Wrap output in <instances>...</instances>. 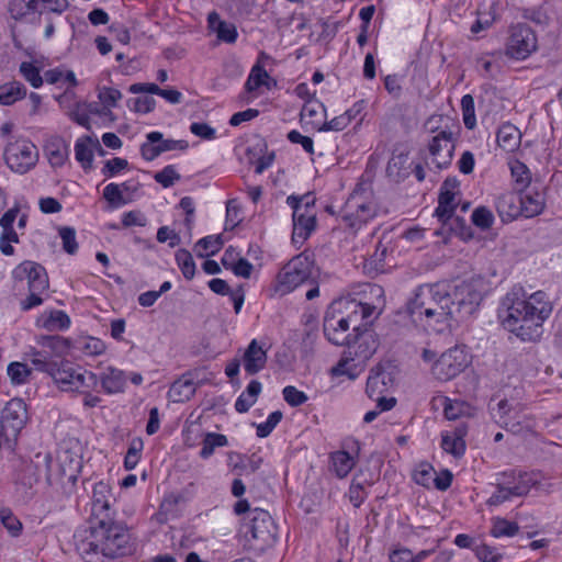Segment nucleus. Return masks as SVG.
Listing matches in <instances>:
<instances>
[{"mask_svg":"<svg viewBox=\"0 0 562 562\" xmlns=\"http://www.w3.org/2000/svg\"><path fill=\"white\" fill-rule=\"evenodd\" d=\"M99 382L105 393L114 394L123 392L126 379L122 370L110 367L101 374Z\"/></svg>","mask_w":562,"mask_h":562,"instance_id":"nucleus-30","label":"nucleus"},{"mask_svg":"<svg viewBox=\"0 0 562 562\" xmlns=\"http://www.w3.org/2000/svg\"><path fill=\"white\" fill-rule=\"evenodd\" d=\"M375 401H376L375 409L369 411L368 413H366V415L363 417V420L366 423H371L376 418V416L379 414H381L383 412L391 411L396 405V402H397L394 396H382Z\"/></svg>","mask_w":562,"mask_h":562,"instance_id":"nucleus-48","label":"nucleus"},{"mask_svg":"<svg viewBox=\"0 0 562 562\" xmlns=\"http://www.w3.org/2000/svg\"><path fill=\"white\" fill-rule=\"evenodd\" d=\"M267 70L259 64L255 65L248 76L245 83L247 91H255L265 83V79L268 78Z\"/></svg>","mask_w":562,"mask_h":562,"instance_id":"nucleus-51","label":"nucleus"},{"mask_svg":"<svg viewBox=\"0 0 562 562\" xmlns=\"http://www.w3.org/2000/svg\"><path fill=\"white\" fill-rule=\"evenodd\" d=\"M0 521L11 536L16 537L20 535L22 530V522L18 519L16 516L12 514L10 509H0Z\"/></svg>","mask_w":562,"mask_h":562,"instance_id":"nucleus-54","label":"nucleus"},{"mask_svg":"<svg viewBox=\"0 0 562 562\" xmlns=\"http://www.w3.org/2000/svg\"><path fill=\"white\" fill-rule=\"evenodd\" d=\"M223 247V239L221 235H210L206 237L201 238L196 245L195 250L196 255L201 258L207 257V256H214L217 254Z\"/></svg>","mask_w":562,"mask_h":562,"instance_id":"nucleus-35","label":"nucleus"},{"mask_svg":"<svg viewBox=\"0 0 562 562\" xmlns=\"http://www.w3.org/2000/svg\"><path fill=\"white\" fill-rule=\"evenodd\" d=\"M38 159L36 146L25 139L10 140L4 148V160L8 167L20 175H24L35 167Z\"/></svg>","mask_w":562,"mask_h":562,"instance_id":"nucleus-11","label":"nucleus"},{"mask_svg":"<svg viewBox=\"0 0 562 562\" xmlns=\"http://www.w3.org/2000/svg\"><path fill=\"white\" fill-rule=\"evenodd\" d=\"M471 220L476 227L487 229L494 223V215L487 207L480 206L472 212Z\"/></svg>","mask_w":562,"mask_h":562,"instance_id":"nucleus-49","label":"nucleus"},{"mask_svg":"<svg viewBox=\"0 0 562 562\" xmlns=\"http://www.w3.org/2000/svg\"><path fill=\"white\" fill-rule=\"evenodd\" d=\"M454 145L451 138V134L447 132H440L432 137L429 143V154L431 164L437 168L447 167L452 159Z\"/></svg>","mask_w":562,"mask_h":562,"instance_id":"nucleus-18","label":"nucleus"},{"mask_svg":"<svg viewBox=\"0 0 562 562\" xmlns=\"http://www.w3.org/2000/svg\"><path fill=\"white\" fill-rule=\"evenodd\" d=\"M8 376L12 384L20 385L29 381L31 369L23 362H11L7 369Z\"/></svg>","mask_w":562,"mask_h":562,"instance_id":"nucleus-42","label":"nucleus"},{"mask_svg":"<svg viewBox=\"0 0 562 562\" xmlns=\"http://www.w3.org/2000/svg\"><path fill=\"white\" fill-rule=\"evenodd\" d=\"M316 228V214L297 215L293 220L292 243L302 246Z\"/></svg>","mask_w":562,"mask_h":562,"instance_id":"nucleus-28","label":"nucleus"},{"mask_svg":"<svg viewBox=\"0 0 562 562\" xmlns=\"http://www.w3.org/2000/svg\"><path fill=\"white\" fill-rule=\"evenodd\" d=\"M37 325L48 331L65 330L70 326V318L64 311L55 310L43 313L37 318Z\"/></svg>","mask_w":562,"mask_h":562,"instance_id":"nucleus-31","label":"nucleus"},{"mask_svg":"<svg viewBox=\"0 0 562 562\" xmlns=\"http://www.w3.org/2000/svg\"><path fill=\"white\" fill-rule=\"evenodd\" d=\"M501 15V10L498 8V3L494 0H488L482 8L477 11V18L475 23L471 26V32L473 34H479L480 32L488 29Z\"/></svg>","mask_w":562,"mask_h":562,"instance_id":"nucleus-27","label":"nucleus"},{"mask_svg":"<svg viewBox=\"0 0 562 562\" xmlns=\"http://www.w3.org/2000/svg\"><path fill=\"white\" fill-rule=\"evenodd\" d=\"M513 497L515 496L512 494L510 482L503 479L497 491L488 498L487 503L491 506H498Z\"/></svg>","mask_w":562,"mask_h":562,"instance_id":"nucleus-59","label":"nucleus"},{"mask_svg":"<svg viewBox=\"0 0 562 562\" xmlns=\"http://www.w3.org/2000/svg\"><path fill=\"white\" fill-rule=\"evenodd\" d=\"M435 474L436 471L431 464L422 462L415 468L413 479L417 484L430 487L435 481Z\"/></svg>","mask_w":562,"mask_h":562,"instance_id":"nucleus-43","label":"nucleus"},{"mask_svg":"<svg viewBox=\"0 0 562 562\" xmlns=\"http://www.w3.org/2000/svg\"><path fill=\"white\" fill-rule=\"evenodd\" d=\"M430 375L438 382H450L472 367L474 356L465 344H456L442 352L424 348L420 353Z\"/></svg>","mask_w":562,"mask_h":562,"instance_id":"nucleus-4","label":"nucleus"},{"mask_svg":"<svg viewBox=\"0 0 562 562\" xmlns=\"http://www.w3.org/2000/svg\"><path fill=\"white\" fill-rule=\"evenodd\" d=\"M176 262L187 280H192L195 276V262L190 251L178 249L175 255Z\"/></svg>","mask_w":562,"mask_h":562,"instance_id":"nucleus-38","label":"nucleus"},{"mask_svg":"<svg viewBox=\"0 0 562 562\" xmlns=\"http://www.w3.org/2000/svg\"><path fill=\"white\" fill-rule=\"evenodd\" d=\"M518 532V525L505 518L496 517L493 519L491 535L494 538L514 537Z\"/></svg>","mask_w":562,"mask_h":562,"instance_id":"nucleus-40","label":"nucleus"},{"mask_svg":"<svg viewBox=\"0 0 562 562\" xmlns=\"http://www.w3.org/2000/svg\"><path fill=\"white\" fill-rule=\"evenodd\" d=\"M496 140L504 151L515 153L520 146L521 133L515 125L505 123L498 128Z\"/></svg>","mask_w":562,"mask_h":562,"instance_id":"nucleus-26","label":"nucleus"},{"mask_svg":"<svg viewBox=\"0 0 562 562\" xmlns=\"http://www.w3.org/2000/svg\"><path fill=\"white\" fill-rule=\"evenodd\" d=\"M467 434L468 428L463 425L453 429L442 430L440 434V447L443 452L453 458H461L467 449Z\"/></svg>","mask_w":562,"mask_h":562,"instance_id":"nucleus-19","label":"nucleus"},{"mask_svg":"<svg viewBox=\"0 0 562 562\" xmlns=\"http://www.w3.org/2000/svg\"><path fill=\"white\" fill-rule=\"evenodd\" d=\"M522 216L532 217L541 213L543 209V201L539 194L525 193L522 194Z\"/></svg>","mask_w":562,"mask_h":562,"instance_id":"nucleus-45","label":"nucleus"},{"mask_svg":"<svg viewBox=\"0 0 562 562\" xmlns=\"http://www.w3.org/2000/svg\"><path fill=\"white\" fill-rule=\"evenodd\" d=\"M12 274L15 280L27 281L30 294L21 301V310L30 311L40 306L44 302L42 295L49 288L45 268L37 262L26 260L15 267Z\"/></svg>","mask_w":562,"mask_h":562,"instance_id":"nucleus-6","label":"nucleus"},{"mask_svg":"<svg viewBox=\"0 0 562 562\" xmlns=\"http://www.w3.org/2000/svg\"><path fill=\"white\" fill-rule=\"evenodd\" d=\"M267 359V350L252 339L244 352V369L249 375H255L266 367Z\"/></svg>","mask_w":562,"mask_h":562,"instance_id":"nucleus-23","label":"nucleus"},{"mask_svg":"<svg viewBox=\"0 0 562 562\" xmlns=\"http://www.w3.org/2000/svg\"><path fill=\"white\" fill-rule=\"evenodd\" d=\"M460 182L456 178H448L440 188L438 199V206L435 210V215L442 223L451 218L456 206L457 196L459 195Z\"/></svg>","mask_w":562,"mask_h":562,"instance_id":"nucleus-17","label":"nucleus"},{"mask_svg":"<svg viewBox=\"0 0 562 562\" xmlns=\"http://www.w3.org/2000/svg\"><path fill=\"white\" fill-rule=\"evenodd\" d=\"M196 385L191 373L182 374L176 380L169 391L168 398L173 403H183L189 401L195 393Z\"/></svg>","mask_w":562,"mask_h":562,"instance_id":"nucleus-24","label":"nucleus"},{"mask_svg":"<svg viewBox=\"0 0 562 562\" xmlns=\"http://www.w3.org/2000/svg\"><path fill=\"white\" fill-rule=\"evenodd\" d=\"M155 180L164 188L171 187L176 180L180 179V175L177 172L173 166H166L161 171L154 176Z\"/></svg>","mask_w":562,"mask_h":562,"instance_id":"nucleus-63","label":"nucleus"},{"mask_svg":"<svg viewBox=\"0 0 562 562\" xmlns=\"http://www.w3.org/2000/svg\"><path fill=\"white\" fill-rule=\"evenodd\" d=\"M405 312L416 328L427 334H450L460 323L450 306L449 286L443 283L418 286L408 299Z\"/></svg>","mask_w":562,"mask_h":562,"instance_id":"nucleus-2","label":"nucleus"},{"mask_svg":"<svg viewBox=\"0 0 562 562\" xmlns=\"http://www.w3.org/2000/svg\"><path fill=\"white\" fill-rule=\"evenodd\" d=\"M250 515L249 532L251 538L248 539L249 548L256 553H262L277 542L278 528L271 515L265 509L255 508Z\"/></svg>","mask_w":562,"mask_h":562,"instance_id":"nucleus-9","label":"nucleus"},{"mask_svg":"<svg viewBox=\"0 0 562 562\" xmlns=\"http://www.w3.org/2000/svg\"><path fill=\"white\" fill-rule=\"evenodd\" d=\"M40 3L44 4L48 11L57 14H61L69 7L67 0H27V8L37 10Z\"/></svg>","mask_w":562,"mask_h":562,"instance_id":"nucleus-53","label":"nucleus"},{"mask_svg":"<svg viewBox=\"0 0 562 562\" xmlns=\"http://www.w3.org/2000/svg\"><path fill=\"white\" fill-rule=\"evenodd\" d=\"M462 105V114L464 125L472 130L476 125L475 110H474V100L470 94H465L461 100Z\"/></svg>","mask_w":562,"mask_h":562,"instance_id":"nucleus-57","label":"nucleus"},{"mask_svg":"<svg viewBox=\"0 0 562 562\" xmlns=\"http://www.w3.org/2000/svg\"><path fill=\"white\" fill-rule=\"evenodd\" d=\"M434 401L435 404H440L443 407V414L449 420L475 415V407L469 402L452 400L443 395L437 396Z\"/></svg>","mask_w":562,"mask_h":562,"instance_id":"nucleus-22","label":"nucleus"},{"mask_svg":"<svg viewBox=\"0 0 562 562\" xmlns=\"http://www.w3.org/2000/svg\"><path fill=\"white\" fill-rule=\"evenodd\" d=\"M127 106L136 113L146 114L154 111L156 101L153 97L132 98L127 101Z\"/></svg>","mask_w":562,"mask_h":562,"instance_id":"nucleus-60","label":"nucleus"},{"mask_svg":"<svg viewBox=\"0 0 562 562\" xmlns=\"http://www.w3.org/2000/svg\"><path fill=\"white\" fill-rule=\"evenodd\" d=\"M49 375L63 392H86L87 389H95L99 384V378L94 372L77 368L68 361L57 362L54 369H50Z\"/></svg>","mask_w":562,"mask_h":562,"instance_id":"nucleus-7","label":"nucleus"},{"mask_svg":"<svg viewBox=\"0 0 562 562\" xmlns=\"http://www.w3.org/2000/svg\"><path fill=\"white\" fill-rule=\"evenodd\" d=\"M282 395L284 401L292 407H297L303 405L307 400V395L297 390L293 385H288L282 390Z\"/></svg>","mask_w":562,"mask_h":562,"instance_id":"nucleus-61","label":"nucleus"},{"mask_svg":"<svg viewBox=\"0 0 562 562\" xmlns=\"http://www.w3.org/2000/svg\"><path fill=\"white\" fill-rule=\"evenodd\" d=\"M93 148L103 151L99 140L92 139L90 136L77 139L75 144V157L81 167L88 171L92 169Z\"/></svg>","mask_w":562,"mask_h":562,"instance_id":"nucleus-25","label":"nucleus"},{"mask_svg":"<svg viewBox=\"0 0 562 562\" xmlns=\"http://www.w3.org/2000/svg\"><path fill=\"white\" fill-rule=\"evenodd\" d=\"M103 198L110 203L113 207H119L125 205L128 200L124 198L122 194L121 187L116 183H109L103 189Z\"/></svg>","mask_w":562,"mask_h":562,"instance_id":"nucleus-50","label":"nucleus"},{"mask_svg":"<svg viewBox=\"0 0 562 562\" xmlns=\"http://www.w3.org/2000/svg\"><path fill=\"white\" fill-rule=\"evenodd\" d=\"M228 440L225 435L216 434V432H207L202 441V448L200 451V457L202 459H209L216 448L227 446Z\"/></svg>","mask_w":562,"mask_h":562,"instance_id":"nucleus-36","label":"nucleus"},{"mask_svg":"<svg viewBox=\"0 0 562 562\" xmlns=\"http://www.w3.org/2000/svg\"><path fill=\"white\" fill-rule=\"evenodd\" d=\"M331 468L340 479L346 477L351 471V457L347 451H336L330 456Z\"/></svg>","mask_w":562,"mask_h":562,"instance_id":"nucleus-39","label":"nucleus"},{"mask_svg":"<svg viewBox=\"0 0 562 562\" xmlns=\"http://www.w3.org/2000/svg\"><path fill=\"white\" fill-rule=\"evenodd\" d=\"M350 302L349 296L338 297L331 302L326 311L323 329L327 339L334 345H349V316L342 315V312L348 310Z\"/></svg>","mask_w":562,"mask_h":562,"instance_id":"nucleus-8","label":"nucleus"},{"mask_svg":"<svg viewBox=\"0 0 562 562\" xmlns=\"http://www.w3.org/2000/svg\"><path fill=\"white\" fill-rule=\"evenodd\" d=\"M283 414L281 411L272 412L265 423L258 424L256 426V434L259 438L268 437L277 425L281 422Z\"/></svg>","mask_w":562,"mask_h":562,"instance_id":"nucleus-52","label":"nucleus"},{"mask_svg":"<svg viewBox=\"0 0 562 562\" xmlns=\"http://www.w3.org/2000/svg\"><path fill=\"white\" fill-rule=\"evenodd\" d=\"M537 48V35L529 25L518 23L510 26L505 45L506 55L517 60H525L535 53Z\"/></svg>","mask_w":562,"mask_h":562,"instance_id":"nucleus-12","label":"nucleus"},{"mask_svg":"<svg viewBox=\"0 0 562 562\" xmlns=\"http://www.w3.org/2000/svg\"><path fill=\"white\" fill-rule=\"evenodd\" d=\"M378 346L375 335L368 329L353 337V348L357 347L356 353L361 360L370 358Z\"/></svg>","mask_w":562,"mask_h":562,"instance_id":"nucleus-33","label":"nucleus"},{"mask_svg":"<svg viewBox=\"0 0 562 562\" xmlns=\"http://www.w3.org/2000/svg\"><path fill=\"white\" fill-rule=\"evenodd\" d=\"M156 237L159 243H168V246L171 248L179 246L181 243L180 235L168 226L159 227Z\"/></svg>","mask_w":562,"mask_h":562,"instance_id":"nucleus-64","label":"nucleus"},{"mask_svg":"<svg viewBox=\"0 0 562 562\" xmlns=\"http://www.w3.org/2000/svg\"><path fill=\"white\" fill-rule=\"evenodd\" d=\"M370 294L374 297L371 303L357 304L353 315L361 314L364 326H370L379 317L384 304L383 290L379 285H368Z\"/></svg>","mask_w":562,"mask_h":562,"instance_id":"nucleus-21","label":"nucleus"},{"mask_svg":"<svg viewBox=\"0 0 562 562\" xmlns=\"http://www.w3.org/2000/svg\"><path fill=\"white\" fill-rule=\"evenodd\" d=\"M44 462L48 485L74 486L76 484L81 467L78 459H69L68 452H65L59 457L56 464H53V459L49 454L44 456Z\"/></svg>","mask_w":562,"mask_h":562,"instance_id":"nucleus-13","label":"nucleus"},{"mask_svg":"<svg viewBox=\"0 0 562 562\" xmlns=\"http://www.w3.org/2000/svg\"><path fill=\"white\" fill-rule=\"evenodd\" d=\"M29 419L26 404L21 398H12L4 406L0 423L9 430V438L20 435Z\"/></svg>","mask_w":562,"mask_h":562,"instance_id":"nucleus-16","label":"nucleus"},{"mask_svg":"<svg viewBox=\"0 0 562 562\" xmlns=\"http://www.w3.org/2000/svg\"><path fill=\"white\" fill-rule=\"evenodd\" d=\"M313 261L305 254L292 258L278 273L276 292L290 293L312 277Z\"/></svg>","mask_w":562,"mask_h":562,"instance_id":"nucleus-10","label":"nucleus"},{"mask_svg":"<svg viewBox=\"0 0 562 562\" xmlns=\"http://www.w3.org/2000/svg\"><path fill=\"white\" fill-rule=\"evenodd\" d=\"M442 283L449 286L450 306L456 312L459 322L476 313L488 292V286L481 277Z\"/></svg>","mask_w":562,"mask_h":562,"instance_id":"nucleus-5","label":"nucleus"},{"mask_svg":"<svg viewBox=\"0 0 562 562\" xmlns=\"http://www.w3.org/2000/svg\"><path fill=\"white\" fill-rule=\"evenodd\" d=\"M31 362L36 370L50 374V369H54L57 362L50 361L46 352L32 349L30 352Z\"/></svg>","mask_w":562,"mask_h":562,"instance_id":"nucleus-55","label":"nucleus"},{"mask_svg":"<svg viewBox=\"0 0 562 562\" xmlns=\"http://www.w3.org/2000/svg\"><path fill=\"white\" fill-rule=\"evenodd\" d=\"M58 233L63 241V249L69 255H75L78 251L75 228L64 226L59 228Z\"/></svg>","mask_w":562,"mask_h":562,"instance_id":"nucleus-56","label":"nucleus"},{"mask_svg":"<svg viewBox=\"0 0 562 562\" xmlns=\"http://www.w3.org/2000/svg\"><path fill=\"white\" fill-rule=\"evenodd\" d=\"M351 122V111L346 110L344 114L335 116L328 122H325L321 127L322 131H342Z\"/></svg>","mask_w":562,"mask_h":562,"instance_id":"nucleus-62","label":"nucleus"},{"mask_svg":"<svg viewBox=\"0 0 562 562\" xmlns=\"http://www.w3.org/2000/svg\"><path fill=\"white\" fill-rule=\"evenodd\" d=\"M45 151L53 167H61L68 157L67 146L60 138H55L48 143L45 147Z\"/></svg>","mask_w":562,"mask_h":562,"instance_id":"nucleus-34","label":"nucleus"},{"mask_svg":"<svg viewBox=\"0 0 562 562\" xmlns=\"http://www.w3.org/2000/svg\"><path fill=\"white\" fill-rule=\"evenodd\" d=\"M539 479L540 474L535 472L504 475V480L510 482L512 494L515 497L527 494L539 482Z\"/></svg>","mask_w":562,"mask_h":562,"instance_id":"nucleus-29","label":"nucleus"},{"mask_svg":"<svg viewBox=\"0 0 562 562\" xmlns=\"http://www.w3.org/2000/svg\"><path fill=\"white\" fill-rule=\"evenodd\" d=\"M77 348L87 356H99L105 351L104 342L95 337H86L78 340Z\"/></svg>","mask_w":562,"mask_h":562,"instance_id":"nucleus-46","label":"nucleus"},{"mask_svg":"<svg viewBox=\"0 0 562 562\" xmlns=\"http://www.w3.org/2000/svg\"><path fill=\"white\" fill-rule=\"evenodd\" d=\"M215 33L221 42L234 44L237 41L238 32L236 26L229 22H220L216 25Z\"/></svg>","mask_w":562,"mask_h":562,"instance_id":"nucleus-58","label":"nucleus"},{"mask_svg":"<svg viewBox=\"0 0 562 562\" xmlns=\"http://www.w3.org/2000/svg\"><path fill=\"white\" fill-rule=\"evenodd\" d=\"M112 499L111 487L108 483L100 481L93 485L90 524L104 525V521L115 518V510L111 505Z\"/></svg>","mask_w":562,"mask_h":562,"instance_id":"nucleus-15","label":"nucleus"},{"mask_svg":"<svg viewBox=\"0 0 562 562\" xmlns=\"http://www.w3.org/2000/svg\"><path fill=\"white\" fill-rule=\"evenodd\" d=\"M396 367L391 362L380 363L371 370L367 382V393L373 400L387 396L393 390L396 378Z\"/></svg>","mask_w":562,"mask_h":562,"instance_id":"nucleus-14","label":"nucleus"},{"mask_svg":"<svg viewBox=\"0 0 562 562\" xmlns=\"http://www.w3.org/2000/svg\"><path fill=\"white\" fill-rule=\"evenodd\" d=\"M143 448L144 442L142 438L136 437L132 439L124 458V468L127 471L134 470L136 468L140 460Z\"/></svg>","mask_w":562,"mask_h":562,"instance_id":"nucleus-41","label":"nucleus"},{"mask_svg":"<svg viewBox=\"0 0 562 562\" xmlns=\"http://www.w3.org/2000/svg\"><path fill=\"white\" fill-rule=\"evenodd\" d=\"M147 140L150 143H158L160 153L169 151V150H186L188 148V142L183 139L175 140V139H164L162 134L160 132H150L146 136Z\"/></svg>","mask_w":562,"mask_h":562,"instance_id":"nucleus-37","label":"nucleus"},{"mask_svg":"<svg viewBox=\"0 0 562 562\" xmlns=\"http://www.w3.org/2000/svg\"><path fill=\"white\" fill-rule=\"evenodd\" d=\"M496 210L502 221L506 223L522 216V193L516 191L503 193L496 202Z\"/></svg>","mask_w":562,"mask_h":562,"instance_id":"nucleus-20","label":"nucleus"},{"mask_svg":"<svg viewBox=\"0 0 562 562\" xmlns=\"http://www.w3.org/2000/svg\"><path fill=\"white\" fill-rule=\"evenodd\" d=\"M553 304L544 291L513 288L502 299L498 317L503 327L522 341H536L551 316Z\"/></svg>","mask_w":562,"mask_h":562,"instance_id":"nucleus-1","label":"nucleus"},{"mask_svg":"<svg viewBox=\"0 0 562 562\" xmlns=\"http://www.w3.org/2000/svg\"><path fill=\"white\" fill-rule=\"evenodd\" d=\"M512 406L506 400L498 402L497 407L493 409V416L505 428L516 431L515 425L510 422Z\"/></svg>","mask_w":562,"mask_h":562,"instance_id":"nucleus-47","label":"nucleus"},{"mask_svg":"<svg viewBox=\"0 0 562 562\" xmlns=\"http://www.w3.org/2000/svg\"><path fill=\"white\" fill-rule=\"evenodd\" d=\"M25 97L26 88L20 81L12 80L0 86L1 105H12L16 101L23 100Z\"/></svg>","mask_w":562,"mask_h":562,"instance_id":"nucleus-32","label":"nucleus"},{"mask_svg":"<svg viewBox=\"0 0 562 562\" xmlns=\"http://www.w3.org/2000/svg\"><path fill=\"white\" fill-rule=\"evenodd\" d=\"M75 546L86 562H105L132 552L128 530L114 519L103 524H90L89 528L75 533Z\"/></svg>","mask_w":562,"mask_h":562,"instance_id":"nucleus-3","label":"nucleus"},{"mask_svg":"<svg viewBox=\"0 0 562 562\" xmlns=\"http://www.w3.org/2000/svg\"><path fill=\"white\" fill-rule=\"evenodd\" d=\"M22 77L35 89L42 87L44 79L41 76L40 68L31 61H23L19 67Z\"/></svg>","mask_w":562,"mask_h":562,"instance_id":"nucleus-44","label":"nucleus"}]
</instances>
